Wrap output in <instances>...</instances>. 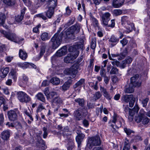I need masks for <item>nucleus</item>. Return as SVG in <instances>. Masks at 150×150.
I'll return each instance as SVG.
<instances>
[{
    "mask_svg": "<svg viewBox=\"0 0 150 150\" xmlns=\"http://www.w3.org/2000/svg\"><path fill=\"white\" fill-rule=\"evenodd\" d=\"M110 14L108 12H106L102 14L101 16L102 23L104 25L113 28L115 25V20L112 19L109 22L110 19Z\"/></svg>",
    "mask_w": 150,
    "mask_h": 150,
    "instance_id": "obj_1",
    "label": "nucleus"
},
{
    "mask_svg": "<svg viewBox=\"0 0 150 150\" xmlns=\"http://www.w3.org/2000/svg\"><path fill=\"white\" fill-rule=\"evenodd\" d=\"M63 35V32H62L59 35L57 32L51 39L52 47L53 49L57 48L60 45Z\"/></svg>",
    "mask_w": 150,
    "mask_h": 150,
    "instance_id": "obj_2",
    "label": "nucleus"
},
{
    "mask_svg": "<svg viewBox=\"0 0 150 150\" xmlns=\"http://www.w3.org/2000/svg\"><path fill=\"white\" fill-rule=\"evenodd\" d=\"M79 66L77 64H74L70 68H66L64 71L65 74L72 76V78H74L78 72Z\"/></svg>",
    "mask_w": 150,
    "mask_h": 150,
    "instance_id": "obj_3",
    "label": "nucleus"
},
{
    "mask_svg": "<svg viewBox=\"0 0 150 150\" xmlns=\"http://www.w3.org/2000/svg\"><path fill=\"white\" fill-rule=\"evenodd\" d=\"M17 96L18 99L21 102L28 103L31 100L30 98L28 96L22 91L17 93Z\"/></svg>",
    "mask_w": 150,
    "mask_h": 150,
    "instance_id": "obj_4",
    "label": "nucleus"
},
{
    "mask_svg": "<svg viewBox=\"0 0 150 150\" xmlns=\"http://www.w3.org/2000/svg\"><path fill=\"white\" fill-rule=\"evenodd\" d=\"M0 32L4 35V37L9 40L14 41L17 39V36L15 33L6 32L2 30H0Z\"/></svg>",
    "mask_w": 150,
    "mask_h": 150,
    "instance_id": "obj_5",
    "label": "nucleus"
},
{
    "mask_svg": "<svg viewBox=\"0 0 150 150\" xmlns=\"http://www.w3.org/2000/svg\"><path fill=\"white\" fill-rule=\"evenodd\" d=\"M18 113L19 111L17 110L8 111L7 114L9 120L13 121L16 120L17 118L18 114Z\"/></svg>",
    "mask_w": 150,
    "mask_h": 150,
    "instance_id": "obj_6",
    "label": "nucleus"
},
{
    "mask_svg": "<svg viewBox=\"0 0 150 150\" xmlns=\"http://www.w3.org/2000/svg\"><path fill=\"white\" fill-rule=\"evenodd\" d=\"M88 142L91 146H99L101 143L100 139L99 136L93 137L90 138L88 139Z\"/></svg>",
    "mask_w": 150,
    "mask_h": 150,
    "instance_id": "obj_7",
    "label": "nucleus"
},
{
    "mask_svg": "<svg viewBox=\"0 0 150 150\" xmlns=\"http://www.w3.org/2000/svg\"><path fill=\"white\" fill-rule=\"evenodd\" d=\"M139 75L137 74L131 77L130 79V84H132L134 86L139 87L141 85V82L139 79Z\"/></svg>",
    "mask_w": 150,
    "mask_h": 150,
    "instance_id": "obj_8",
    "label": "nucleus"
},
{
    "mask_svg": "<svg viewBox=\"0 0 150 150\" xmlns=\"http://www.w3.org/2000/svg\"><path fill=\"white\" fill-rule=\"evenodd\" d=\"M76 52L77 54L75 55L73 54H68L64 59V62L67 63H72V61L77 57L78 55V51H76Z\"/></svg>",
    "mask_w": 150,
    "mask_h": 150,
    "instance_id": "obj_9",
    "label": "nucleus"
},
{
    "mask_svg": "<svg viewBox=\"0 0 150 150\" xmlns=\"http://www.w3.org/2000/svg\"><path fill=\"white\" fill-rule=\"evenodd\" d=\"M82 109L79 108L74 112V115L77 120H79L82 119Z\"/></svg>",
    "mask_w": 150,
    "mask_h": 150,
    "instance_id": "obj_10",
    "label": "nucleus"
},
{
    "mask_svg": "<svg viewBox=\"0 0 150 150\" xmlns=\"http://www.w3.org/2000/svg\"><path fill=\"white\" fill-rule=\"evenodd\" d=\"M83 44L82 42H79L74 45V47H70L69 49L70 52H73L76 49H81L83 50Z\"/></svg>",
    "mask_w": 150,
    "mask_h": 150,
    "instance_id": "obj_11",
    "label": "nucleus"
},
{
    "mask_svg": "<svg viewBox=\"0 0 150 150\" xmlns=\"http://www.w3.org/2000/svg\"><path fill=\"white\" fill-rule=\"evenodd\" d=\"M100 89L101 92L103 93L104 97L107 99L109 100H110L111 99L112 96L110 95L108 92L107 91L106 88L100 86Z\"/></svg>",
    "mask_w": 150,
    "mask_h": 150,
    "instance_id": "obj_12",
    "label": "nucleus"
},
{
    "mask_svg": "<svg viewBox=\"0 0 150 150\" xmlns=\"http://www.w3.org/2000/svg\"><path fill=\"white\" fill-rule=\"evenodd\" d=\"M63 37H64V34L65 33L64 32H63ZM74 33L72 30L70 29V27L67 29V30L66 31L65 34L67 38H70L71 39H74Z\"/></svg>",
    "mask_w": 150,
    "mask_h": 150,
    "instance_id": "obj_13",
    "label": "nucleus"
},
{
    "mask_svg": "<svg viewBox=\"0 0 150 150\" xmlns=\"http://www.w3.org/2000/svg\"><path fill=\"white\" fill-rule=\"evenodd\" d=\"M10 131L7 130L3 131L1 133V138L4 140H7L10 136Z\"/></svg>",
    "mask_w": 150,
    "mask_h": 150,
    "instance_id": "obj_14",
    "label": "nucleus"
},
{
    "mask_svg": "<svg viewBox=\"0 0 150 150\" xmlns=\"http://www.w3.org/2000/svg\"><path fill=\"white\" fill-rule=\"evenodd\" d=\"M67 51L66 47L63 46L57 51L56 53V55L59 57L62 56L66 54Z\"/></svg>",
    "mask_w": 150,
    "mask_h": 150,
    "instance_id": "obj_15",
    "label": "nucleus"
},
{
    "mask_svg": "<svg viewBox=\"0 0 150 150\" xmlns=\"http://www.w3.org/2000/svg\"><path fill=\"white\" fill-rule=\"evenodd\" d=\"M139 110V108L138 106L136 104L133 109L129 110V116L132 117H133L136 113L138 112Z\"/></svg>",
    "mask_w": 150,
    "mask_h": 150,
    "instance_id": "obj_16",
    "label": "nucleus"
},
{
    "mask_svg": "<svg viewBox=\"0 0 150 150\" xmlns=\"http://www.w3.org/2000/svg\"><path fill=\"white\" fill-rule=\"evenodd\" d=\"M54 13V9L51 8H48V10L45 13L46 16L49 18H51L53 16Z\"/></svg>",
    "mask_w": 150,
    "mask_h": 150,
    "instance_id": "obj_17",
    "label": "nucleus"
},
{
    "mask_svg": "<svg viewBox=\"0 0 150 150\" xmlns=\"http://www.w3.org/2000/svg\"><path fill=\"white\" fill-rule=\"evenodd\" d=\"M85 137V135L82 134H78L76 137V140L78 144V146L79 147L81 144V142Z\"/></svg>",
    "mask_w": 150,
    "mask_h": 150,
    "instance_id": "obj_18",
    "label": "nucleus"
},
{
    "mask_svg": "<svg viewBox=\"0 0 150 150\" xmlns=\"http://www.w3.org/2000/svg\"><path fill=\"white\" fill-rule=\"evenodd\" d=\"M18 65L22 67L27 68L29 67L30 66L33 67V68H36V66L32 63H30L27 62H24L23 63H20L18 64Z\"/></svg>",
    "mask_w": 150,
    "mask_h": 150,
    "instance_id": "obj_19",
    "label": "nucleus"
},
{
    "mask_svg": "<svg viewBox=\"0 0 150 150\" xmlns=\"http://www.w3.org/2000/svg\"><path fill=\"white\" fill-rule=\"evenodd\" d=\"M80 28L81 25L79 24H76L70 27V29L72 30L74 33H78L80 30Z\"/></svg>",
    "mask_w": 150,
    "mask_h": 150,
    "instance_id": "obj_20",
    "label": "nucleus"
},
{
    "mask_svg": "<svg viewBox=\"0 0 150 150\" xmlns=\"http://www.w3.org/2000/svg\"><path fill=\"white\" fill-rule=\"evenodd\" d=\"M124 2V0L121 1L118 0H114L113 1L112 5L115 8H119L123 5Z\"/></svg>",
    "mask_w": 150,
    "mask_h": 150,
    "instance_id": "obj_21",
    "label": "nucleus"
},
{
    "mask_svg": "<svg viewBox=\"0 0 150 150\" xmlns=\"http://www.w3.org/2000/svg\"><path fill=\"white\" fill-rule=\"evenodd\" d=\"M50 82L53 85L57 86L60 84V79L57 77H53L50 79Z\"/></svg>",
    "mask_w": 150,
    "mask_h": 150,
    "instance_id": "obj_22",
    "label": "nucleus"
},
{
    "mask_svg": "<svg viewBox=\"0 0 150 150\" xmlns=\"http://www.w3.org/2000/svg\"><path fill=\"white\" fill-rule=\"evenodd\" d=\"M9 71V69L8 67H6L4 69H1L0 71L1 72V77L2 78H5L7 76Z\"/></svg>",
    "mask_w": 150,
    "mask_h": 150,
    "instance_id": "obj_23",
    "label": "nucleus"
},
{
    "mask_svg": "<svg viewBox=\"0 0 150 150\" xmlns=\"http://www.w3.org/2000/svg\"><path fill=\"white\" fill-rule=\"evenodd\" d=\"M57 5V0H49L48 3V8L54 9Z\"/></svg>",
    "mask_w": 150,
    "mask_h": 150,
    "instance_id": "obj_24",
    "label": "nucleus"
},
{
    "mask_svg": "<svg viewBox=\"0 0 150 150\" xmlns=\"http://www.w3.org/2000/svg\"><path fill=\"white\" fill-rule=\"evenodd\" d=\"M144 113L145 112L143 111H140L138 115L136 117L135 121L139 123L142 121L143 116L144 115Z\"/></svg>",
    "mask_w": 150,
    "mask_h": 150,
    "instance_id": "obj_25",
    "label": "nucleus"
},
{
    "mask_svg": "<svg viewBox=\"0 0 150 150\" xmlns=\"http://www.w3.org/2000/svg\"><path fill=\"white\" fill-rule=\"evenodd\" d=\"M19 55L20 57L23 60H25L28 56L26 52L22 49L19 50Z\"/></svg>",
    "mask_w": 150,
    "mask_h": 150,
    "instance_id": "obj_26",
    "label": "nucleus"
},
{
    "mask_svg": "<svg viewBox=\"0 0 150 150\" xmlns=\"http://www.w3.org/2000/svg\"><path fill=\"white\" fill-rule=\"evenodd\" d=\"M71 84V80L66 82L62 86V90L65 91L68 89Z\"/></svg>",
    "mask_w": 150,
    "mask_h": 150,
    "instance_id": "obj_27",
    "label": "nucleus"
},
{
    "mask_svg": "<svg viewBox=\"0 0 150 150\" xmlns=\"http://www.w3.org/2000/svg\"><path fill=\"white\" fill-rule=\"evenodd\" d=\"M35 97L37 99L40 100L44 103H45V99L44 95L42 93H38L36 95Z\"/></svg>",
    "mask_w": 150,
    "mask_h": 150,
    "instance_id": "obj_28",
    "label": "nucleus"
},
{
    "mask_svg": "<svg viewBox=\"0 0 150 150\" xmlns=\"http://www.w3.org/2000/svg\"><path fill=\"white\" fill-rule=\"evenodd\" d=\"M135 87L132 84H129L128 87L125 88L124 90V91L126 93H131L133 92L134 91V88Z\"/></svg>",
    "mask_w": 150,
    "mask_h": 150,
    "instance_id": "obj_29",
    "label": "nucleus"
},
{
    "mask_svg": "<svg viewBox=\"0 0 150 150\" xmlns=\"http://www.w3.org/2000/svg\"><path fill=\"white\" fill-rule=\"evenodd\" d=\"M121 21L122 25H125L127 23L128 25L130 23L128 19V17L127 16H123L121 17Z\"/></svg>",
    "mask_w": 150,
    "mask_h": 150,
    "instance_id": "obj_30",
    "label": "nucleus"
},
{
    "mask_svg": "<svg viewBox=\"0 0 150 150\" xmlns=\"http://www.w3.org/2000/svg\"><path fill=\"white\" fill-rule=\"evenodd\" d=\"M133 96V95L132 94L124 95L122 96V100L126 103H127L131 99V98H132Z\"/></svg>",
    "mask_w": 150,
    "mask_h": 150,
    "instance_id": "obj_31",
    "label": "nucleus"
},
{
    "mask_svg": "<svg viewBox=\"0 0 150 150\" xmlns=\"http://www.w3.org/2000/svg\"><path fill=\"white\" fill-rule=\"evenodd\" d=\"M16 1V0H3V2L6 5L11 6L15 4Z\"/></svg>",
    "mask_w": 150,
    "mask_h": 150,
    "instance_id": "obj_32",
    "label": "nucleus"
},
{
    "mask_svg": "<svg viewBox=\"0 0 150 150\" xmlns=\"http://www.w3.org/2000/svg\"><path fill=\"white\" fill-rule=\"evenodd\" d=\"M123 150H132L130 147V144L129 142L127 139H125V145Z\"/></svg>",
    "mask_w": 150,
    "mask_h": 150,
    "instance_id": "obj_33",
    "label": "nucleus"
},
{
    "mask_svg": "<svg viewBox=\"0 0 150 150\" xmlns=\"http://www.w3.org/2000/svg\"><path fill=\"white\" fill-rule=\"evenodd\" d=\"M127 25V26L126 25L125 26L126 29L127 30V32L128 33L130 32L134 29V26L133 23L130 22V23Z\"/></svg>",
    "mask_w": 150,
    "mask_h": 150,
    "instance_id": "obj_34",
    "label": "nucleus"
},
{
    "mask_svg": "<svg viewBox=\"0 0 150 150\" xmlns=\"http://www.w3.org/2000/svg\"><path fill=\"white\" fill-rule=\"evenodd\" d=\"M76 102L78 103L79 105L82 107L83 106L84 104V100L83 98H78L75 100Z\"/></svg>",
    "mask_w": 150,
    "mask_h": 150,
    "instance_id": "obj_35",
    "label": "nucleus"
},
{
    "mask_svg": "<svg viewBox=\"0 0 150 150\" xmlns=\"http://www.w3.org/2000/svg\"><path fill=\"white\" fill-rule=\"evenodd\" d=\"M84 79H80L74 86V88L75 89L77 87L81 86L84 83Z\"/></svg>",
    "mask_w": 150,
    "mask_h": 150,
    "instance_id": "obj_36",
    "label": "nucleus"
},
{
    "mask_svg": "<svg viewBox=\"0 0 150 150\" xmlns=\"http://www.w3.org/2000/svg\"><path fill=\"white\" fill-rule=\"evenodd\" d=\"M119 40L118 38L116 37L114 35H112L109 40V42L112 43H117Z\"/></svg>",
    "mask_w": 150,
    "mask_h": 150,
    "instance_id": "obj_37",
    "label": "nucleus"
},
{
    "mask_svg": "<svg viewBox=\"0 0 150 150\" xmlns=\"http://www.w3.org/2000/svg\"><path fill=\"white\" fill-rule=\"evenodd\" d=\"M6 19L5 15L3 13L0 14V25H3Z\"/></svg>",
    "mask_w": 150,
    "mask_h": 150,
    "instance_id": "obj_38",
    "label": "nucleus"
},
{
    "mask_svg": "<svg viewBox=\"0 0 150 150\" xmlns=\"http://www.w3.org/2000/svg\"><path fill=\"white\" fill-rule=\"evenodd\" d=\"M118 69L115 67L113 66L110 72V74H116L118 73Z\"/></svg>",
    "mask_w": 150,
    "mask_h": 150,
    "instance_id": "obj_39",
    "label": "nucleus"
},
{
    "mask_svg": "<svg viewBox=\"0 0 150 150\" xmlns=\"http://www.w3.org/2000/svg\"><path fill=\"white\" fill-rule=\"evenodd\" d=\"M41 38L43 41H45L49 39L48 33L45 32L43 33L41 35Z\"/></svg>",
    "mask_w": 150,
    "mask_h": 150,
    "instance_id": "obj_40",
    "label": "nucleus"
},
{
    "mask_svg": "<svg viewBox=\"0 0 150 150\" xmlns=\"http://www.w3.org/2000/svg\"><path fill=\"white\" fill-rule=\"evenodd\" d=\"M54 103L57 104H60L62 103V99L59 96L55 97L53 100Z\"/></svg>",
    "mask_w": 150,
    "mask_h": 150,
    "instance_id": "obj_41",
    "label": "nucleus"
},
{
    "mask_svg": "<svg viewBox=\"0 0 150 150\" xmlns=\"http://www.w3.org/2000/svg\"><path fill=\"white\" fill-rule=\"evenodd\" d=\"M96 46V39L95 38L92 39L91 47L92 49H94Z\"/></svg>",
    "mask_w": 150,
    "mask_h": 150,
    "instance_id": "obj_42",
    "label": "nucleus"
},
{
    "mask_svg": "<svg viewBox=\"0 0 150 150\" xmlns=\"http://www.w3.org/2000/svg\"><path fill=\"white\" fill-rule=\"evenodd\" d=\"M122 13V11L120 9H115L113 11V15L115 16H119Z\"/></svg>",
    "mask_w": 150,
    "mask_h": 150,
    "instance_id": "obj_43",
    "label": "nucleus"
},
{
    "mask_svg": "<svg viewBox=\"0 0 150 150\" xmlns=\"http://www.w3.org/2000/svg\"><path fill=\"white\" fill-rule=\"evenodd\" d=\"M11 76V78L14 79H16V73L15 71L13 69L11 70L9 74Z\"/></svg>",
    "mask_w": 150,
    "mask_h": 150,
    "instance_id": "obj_44",
    "label": "nucleus"
},
{
    "mask_svg": "<svg viewBox=\"0 0 150 150\" xmlns=\"http://www.w3.org/2000/svg\"><path fill=\"white\" fill-rule=\"evenodd\" d=\"M50 92H49V88H46L44 90V93L46 97L47 98V100L50 99Z\"/></svg>",
    "mask_w": 150,
    "mask_h": 150,
    "instance_id": "obj_45",
    "label": "nucleus"
},
{
    "mask_svg": "<svg viewBox=\"0 0 150 150\" xmlns=\"http://www.w3.org/2000/svg\"><path fill=\"white\" fill-rule=\"evenodd\" d=\"M44 103H41L39 104L37 109V112H40L42 110L45 109V108L43 106Z\"/></svg>",
    "mask_w": 150,
    "mask_h": 150,
    "instance_id": "obj_46",
    "label": "nucleus"
},
{
    "mask_svg": "<svg viewBox=\"0 0 150 150\" xmlns=\"http://www.w3.org/2000/svg\"><path fill=\"white\" fill-rule=\"evenodd\" d=\"M75 20V18L74 17L72 18L69 21V22L65 24V27H66H66H67V26H69L70 25L73 24Z\"/></svg>",
    "mask_w": 150,
    "mask_h": 150,
    "instance_id": "obj_47",
    "label": "nucleus"
},
{
    "mask_svg": "<svg viewBox=\"0 0 150 150\" xmlns=\"http://www.w3.org/2000/svg\"><path fill=\"white\" fill-rule=\"evenodd\" d=\"M98 83V81H96L95 82V83H91L90 84V85L91 87H92L95 90H98V87L97 86Z\"/></svg>",
    "mask_w": 150,
    "mask_h": 150,
    "instance_id": "obj_48",
    "label": "nucleus"
},
{
    "mask_svg": "<svg viewBox=\"0 0 150 150\" xmlns=\"http://www.w3.org/2000/svg\"><path fill=\"white\" fill-rule=\"evenodd\" d=\"M102 95L99 91L96 92L94 95V98L95 100H97L99 99Z\"/></svg>",
    "mask_w": 150,
    "mask_h": 150,
    "instance_id": "obj_49",
    "label": "nucleus"
},
{
    "mask_svg": "<svg viewBox=\"0 0 150 150\" xmlns=\"http://www.w3.org/2000/svg\"><path fill=\"white\" fill-rule=\"evenodd\" d=\"M131 99L129 100V106L130 107H132L134 104V103L135 102V98L133 96H132V98H131Z\"/></svg>",
    "mask_w": 150,
    "mask_h": 150,
    "instance_id": "obj_50",
    "label": "nucleus"
},
{
    "mask_svg": "<svg viewBox=\"0 0 150 150\" xmlns=\"http://www.w3.org/2000/svg\"><path fill=\"white\" fill-rule=\"evenodd\" d=\"M113 66H116L117 67H120V62L116 59H114L113 61L111 62Z\"/></svg>",
    "mask_w": 150,
    "mask_h": 150,
    "instance_id": "obj_51",
    "label": "nucleus"
},
{
    "mask_svg": "<svg viewBox=\"0 0 150 150\" xmlns=\"http://www.w3.org/2000/svg\"><path fill=\"white\" fill-rule=\"evenodd\" d=\"M119 118V117L118 116L117 114L114 113L112 117L113 119L112 120V122L115 123L117 121Z\"/></svg>",
    "mask_w": 150,
    "mask_h": 150,
    "instance_id": "obj_52",
    "label": "nucleus"
},
{
    "mask_svg": "<svg viewBox=\"0 0 150 150\" xmlns=\"http://www.w3.org/2000/svg\"><path fill=\"white\" fill-rule=\"evenodd\" d=\"M41 26V25L40 24H39L35 27L33 28V31L36 33L39 32V28H40Z\"/></svg>",
    "mask_w": 150,
    "mask_h": 150,
    "instance_id": "obj_53",
    "label": "nucleus"
},
{
    "mask_svg": "<svg viewBox=\"0 0 150 150\" xmlns=\"http://www.w3.org/2000/svg\"><path fill=\"white\" fill-rule=\"evenodd\" d=\"M23 18V15H21L17 16L15 18V20L16 22H20L22 21Z\"/></svg>",
    "mask_w": 150,
    "mask_h": 150,
    "instance_id": "obj_54",
    "label": "nucleus"
},
{
    "mask_svg": "<svg viewBox=\"0 0 150 150\" xmlns=\"http://www.w3.org/2000/svg\"><path fill=\"white\" fill-rule=\"evenodd\" d=\"M142 122L143 124H146L149 122V119L147 117H145L144 115L142 119Z\"/></svg>",
    "mask_w": 150,
    "mask_h": 150,
    "instance_id": "obj_55",
    "label": "nucleus"
},
{
    "mask_svg": "<svg viewBox=\"0 0 150 150\" xmlns=\"http://www.w3.org/2000/svg\"><path fill=\"white\" fill-rule=\"evenodd\" d=\"M66 12L65 15L66 16H68L70 15L72 12L71 10L68 6L66 8Z\"/></svg>",
    "mask_w": 150,
    "mask_h": 150,
    "instance_id": "obj_56",
    "label": "nucleus"
},
{
    "mask_svg": "<svg viewBox=\"0 0 150 150\" xmlns=\"http://www.w3.org/2000/svg\"><path fill=\"white\" fill-rule=\"evenodd\" d=\"M125 132L126 133L127 135H130L131 133H133V131L127 128H125L124 129Z\"/></svg>",
    "mask_w": 150,
    "mask_h": 150,
    "instance_id": "obj_57",
    "label": "nucleus"
},
{
    "mask_svg": "<svg viewBox=\"0 0 150 150\" xmlns=\"http://www.w3.org/2000/svg\"><path fill=\"white\" fill-rule=\"evenodd\" d=\"M43 137L44 138H46L48 135L47 132V127H44L43 128Z\"/></svg>",
    "mask_w": 150,
    "mask_h": 150,
    "instance_id": "obj_58",
    "label": "nucleus"
},
{
    "mask_svg": "<svg viewBox=\"0 0 150 150\" xmlns=\"http://www.w3.org/2000/svg\"><path fill=\"white\" fill-rule=\"evenodd\" d=\"M4 122V118L3 113L0 114V125L1 126L3 125Z\"/></svg>",
    "mask_w": 150,
    "mask_h": 150,
    "instance_id": "obj_59",
    "label": "nucleus"
},
{
    "mask_svg": "<svg viewBox=\"0 0 150 150\" xmlns=\"http://www.w3.org/2000/svg\"><path fill=\"white\" fill-rule=\"evenodd\" d=\"M127 50H126V52H123L122 53L120 54L118 56L119 57V58H118L119 59H124L127 54Z\"/></svg>",
    "mask_w": 150,
    "mask_h": 150,
    "instance_id": "obj_60",
    "label": "nucleus"
},
{
    "mask_svg": "<svg viewBox=\"0 0 150 150\" xmlns=\"http://www.w3.org/2000/svg\"><path fill=\"white\" fill-rule=\"evenodd\" d=\"M45 47L44 46L41 47L40 53V57H42L45 52Z\"/></svg>",
    "mask_w": 150,
    "mask_h": 150,
    "instance_id": "obj_61",
    "label": "nucleus"
},
{
    "mask_svg": "<svg viewBox=\"0 0 150 150\" xmlns=\"http://www.w3.org/2000/svg\"><path fill=\"white\" fill-rule=\"evenodd\" d=\"M120 43L122 44L123 46L126 45L128 43V40L125 38H123L120 41Z\"/></svg>",
    "mask_w": 150,
    "mask_h": 150,
    "instance_id": "obj_62",
    "label": "nucleus"
},
{
    "mask_svg": "<svg viewBox=\"0 0 150 150\" xmlns=\"http://www.w3.org/2000/svg\"><path fill=\"white\" fill-rule=\"evenodd\" d=\"M91 20L94 25L95 26H98V22L97 19L94 17L91 18Z\"/></svg>",
    "mask_w": 150,
    "mask_h": 150,
    "instance_id": "obj_63",
    "label": "nucleus"
},
{
    "mask_svg": "<svg viewBox=\"0 0 150 150\" xmlns=\"http://www.w3.org/2000/svg\"><path fill=\"white\" fill-rule=\"evenodd\" d=\"M50 99L52 98L54 96L57 95V93L55 91H51L50 92Z\"/></svg>",
    "mask_w": 150,
    "mask_h": 150,
    "instance_id": "obj_64",
    "label": "nucleus"
}]
</instances>
